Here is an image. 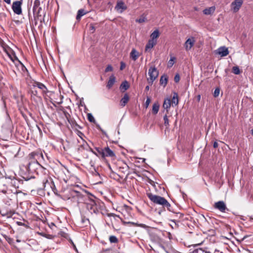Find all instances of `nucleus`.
Listing matches in <instances>:
<instances>
[{
  "mask_svg": "<svg viewBox=\"0 0 253 253\" xmlns=\"http://www.w3.org/2000/svg\"><path fill=\"white\" fill-rule=\"evenodd\" d=\"M73 199V202H76L78 204L84 203L86 205L87 209L91 213L97 214L102 207L103 203L99 200L96 201L90 199L88 195L84 191H71L70 195Z\"/></svg>",
  "mask_w": 253,
  "mask_h": 253,
  "instance_id": "nucleus-1",
  "label": "nucleus"
},
{
  "mask_svg": "<svg viewBox=\"0 0 253 253\" xmlns=\"http://www.w3.org/2000/svg\"><path fill=\"white\" fill-rule=\"evenodd\" d=\"M38 155L35 152H32L28 156V164L24 167L26 171H21V176L26 181L35 178L38 174V169L41 167L36 157Z\"/></svg>",
  "mask_w": 253,
  "mask_h": 253,
  "instance_id": "nucleus-2",
  "label": "nucleus"
},
{
  "mask_svg": "<svg viewBox=\"0 0 253 253\" xmlns=\"http://www.w3.org/2000/svg\"><path fill=\"white\" fill-rule=\"evenodd\" d=\"M146 195L154 204L161 205L164 209H166L170 211H172L170 204L165 198L150 192L146 193Z\"/></svg>",
  "mask_w": 253,
  "mask_h": 253,
  "instance_id": "nucleus-3",
  "label": "nucleus"
},
{
  "mask_svg": "<svg viewBox=\"0 0 253 253\" xmlns=\"http://www.w3.org/2000/svg\"><path fill=\"white\" fill-rule=\"evenodd\" d=\"M159 75L158 71L155 67H151L148 71L149 77L147 78V81L150 84H152L153 82L156 79Z\"/></svg>",
  "mask_w": 253,
  "mask_h": 253,
  "instance_id": "nucleus-4",
  "label": "nucleus"
},
{
  "mask_svg": "<svg viewBox=\"0 0 253 253\" xmlns=\"http://www.w3.org/2000/svg\"><path fill=\"white\" fill-rule=\"evenodd\" d=\"M23 0H16L13 2L12 4V9L15 14L20 15L22 13V5Z\"/></svg>",
  "mask_w": 253,
  "mask_h": 253,
  "instance_id": "nucleus-5",
  "label": "nucleus"
},
{
  "mask_svg": "<svg viewBox=\"0 0 253 253\" xmlns=\"http://www.w3.org/2000/svg\"><path fill=\"white\" fill-rule=\"evenodd\" d=\"M54 193L58 196L59 198L64 200H71V201L73 202V199L70 196V194L71 193V191H77V190L74 189H69L66 191V192L63 195H61L57 192V190L56 189L53 190Z\"/></svg>",
  "mask_w": 253,
  "mask_h": 253,
  "instance_id": "nucleus-6",
  "label": "nucleus"
},
{
  "mask_svg": "<svg viewBox=\"0 0 253 253\" xmlns=\"http://www.w3.org/2000/svg\"><path fill=\"white\" fill-rule=\"evenodd\" d=\"M214 208L222 212H226L229 210L227 208L225 203L222 201H219L214 203Z\"/></svg>",
  "mask_w": 253,
  "mask_h": 253,
  "instance_id": "nucleus-7",
  "label": "nucleus"
},
{
  "mask_svg": "<svg viewBox=\"0 0 253 253\" xmlns=\"http://www.w3.org/2000/svg\"><path fill=\"white\" fill-rule=\"evenodd\" d=\"M40 1L39 0H35L34 2V6L33 7V14L38 17L41 16L40 14V11L42 10V7L40 6Z\"/></svg>",
  "mask_w": 253,
  "mask_h": 253,
  "instance_id": "nucleus-8",
  "label": "nucleus"
},
{
  "mask_svg": "<svg viewBox=\"0 0 253 253\" xmlns=\"http://www.w3.org/2000/svg\"><path fill=\"white\" fill-rule=\"evenodd\" d=\"M106 157H116L115 153L112 150H111L108 146H106L103 148L102 159H105Z\"/></svg>",
  "mask_w": 253,
  "mask_h": 253,
  "instance_id": "nucleus-9",
  "label": "nucleus"
},
{
  "mask_svg": "<svg viewBox=\"0 0 253 253\" xmlns=\"http://www.w3.org/2000/svg\"><path fill=\"white\" fill-rule=\"evenodd\" d=\"M215 54L220 55L221 57L227 56L229 54L228 48L225 46H221L219 47L215 51Z\"/></svg>",
  "mask_w": 253,
  "mask_h": 253,
  "instance_id": "nucleus-10",
  "label": "nucleus"
},
{
  "mask_svg": "<svg viewBox=\"0 0 253 253\" xmlns=\"http://www.w3.org/2000/svg\"><path fill=\"white\" fill-rule=\"evenodd\" d=\"M195 42V41L193 37L188 39L184 43V47L186 50L188 51L191 49L194 45Z\"/></svg>",
  "mask_w": 253,
  "mask_h": 253,
  "instance_id": "nucleus-11",
  "label": "nucleus"
},
{
  "mask_svg": "<svg viewBox=\"0 0 253 253\" xmlns=\"http://www.w3.org/2000/svg\"><path fill=\"white\" fill-rule=\"evenodd\" d=\"M243 2V0H235L232 2L231 5L233 6L232 9L234 12H236L239 11Z\"/></svg>",
  "mask_w": 253,
  "mask_h": 253,
  "instance_id": "nucleus-12",
  "label": "nucleus"
},
{
  "mask_svg": "<svg viewBox=\"0 0 253 253\" xmlns=\"http://www.w3.org/2000/svg\"><path fill=\"white\" fill-rule=\"evenodd\" d=\"M151 240L157 244H161L162 242V239L159 236V235L155 232H151L150 234Z\"/></svg>",
  "mask_w": 253,
  "mask_h": 253,
  "instance_id": "nucleus-13",
  "label": "nucleus"
},
{
  "mask_svg": "<svg viewBox=\"0 0 253 253\" xmlns=\"http://www.w3.org/2000/svg\"><path fill=\"white\" fill-rule=\"evenodd\" d=\"M34 87H38L39 89L42 91V93L44 95L48 92V89L46 86L42 83L35 82L33 84Z\"/></svg>",
  "mask_w": 253,
  "mask_h": 253,
  "instance_id": "nucleus-14",
  "label": "nucleus"
},
{
  "mask_svg": "<svg viewBox=\"0 0 253 253\" xmlns=\"http://www.w3.org/2000/svg\"><path fill=\"white\" fill-rule=\"evenodd\" d=\"M157 44V40H149L145 46V51H148Z\"/></svg>",
  "mask_w": 253,
  "mask_h": 253,
  "instance_id": "nucleus-15",
  "label": "nucleus"
},
{
  "mask_svg": "<svg viewBox=\"0 0 253 253\" xmlns=\"http://www.w3.org/2000/svg\"><path fill=\"white\" fill-rule=\"evenodd\" d=\"M139 57V52L134 48H133L130 53V57L133 60L136 61Z\"/></svg>",
  "mask_w": 253,
  "mask_h": 253,
  "instance_id": "nucleus-16",
  "label": "nucleus"
},
{
  "mask_svg": "<svg viewBox=\"0 0 253 253\" xmlns=\"http://www.w3.org/2000/svg\"><path fill=\"white\" fill-rule=\"evenodd\" d=\"M10 183L15 188H19L21 185L20 181L15 178L11 179Z\"/></svg>",
  "mask_w": 253,
  "mask_h": 253,
  "instance_id": "nucleus-17",
  "label": "nucleus"
},
{
  "mask_svg": "<svg viewBox=\"0 0 253 253\" xmlns=\"http://www.w3.org/2000/svg\"><path fill=\"white\" fill-rule=\"evenodd\" d=\"M129 97L127 93H125L124 97L121 99L120 101V105L122 107H124L126 104L128 102Z\"/></svg>",
  "mask_w": 253,
  "mask_h": 253,
  "instance_id": "nucleus-18",
  "label": "nucleus"
},
{
  "mask_svg": "<svg viewBox=\"0 0 253 253\" xmlns=\"http://www.w3.org/2000/svg\"><path fill=\"white\" fill-rule=\"evenodd\" d=\"M171 105V100L170 99L167 98L165 99L163 107L165 109H166L167 112L168 113L169 111V109Z\"/></svg>",
  "mask_w": 253,
  "mask_h": 253,
  "instance_id": "nucleus-19",
  "label": "nucleus"
},
{
  "mask_svg": "<svg viewBox=\"0 0 253 253\" xmlns=\"http://www.w3.org/2000/svg\"><path fill=\"white\" fill-rule=\"evenodd\" d=\"M87 12L84 9H80L78 11L77 15L76 16V19L78 21L81 20V17L86 14Z\"/></svg>",
  "mask_w": 253,
  "mask_h": 253,
  "instance_id": "nucleus-20",
  "label": "nucleus"
},
{
  "mask_svg": "<svg viewBox=\"0 0 253 253\" xmlns=\"http://www.w3.org/2000/svg\"><path fill=\"white\" fill-rule=\"evenodd\" d=\"M215 8L214 6H211L208 8H206L203 10V13L205 15H211L215 11Z\"/></svg>",
  "mask_w": 253,
  "mask_h": 253,
  "instance_id": "nucleus-21",
  "label": "nucleus"
},
{
  "mask_svg": "<svg viewBox=\"0 0 253 253\" xmlns=\"http://www.w3.org/2000/svg\"><path fill=\"white\" fill-rule=\"evenodd\" d=\"M81 148H83L84 149L88 150L91 152L93 154L95 155L96 151H94L91 147H90L86 142H84L83 144L80 145Z\"/></svg>",
  "mask_w": 253,
  "mask_h": 253,
  "instance_id": "nucleus-22",
  "label": "nucleus"
},
{
  "mask_svg": "<svg viewBox=\"0 0 253 253\" xmlns=\"http://www.w3.org/2000/svg\"><path fill=\"white\" fill-rule=\"evenodd\" d=\"M115 82V77L113 75L110 76L107 84V87H108V88L110 89L111 87H112L113 84H114Z\"/></svg>",
  "mask_w": 253,
  "mask_h": 253,
  "instance_id": "nucleus-23",
  "label": "nucleus"
},
{
  "mask_svg": "<svg viewBox=\"0 0 253 253\" xmlns=\"http://www.w3.org/2000/svg\"><path fill=\"white\" fill-rule=\"evenodd\" d=\"M160 105L158 102H155L153 105L152 113L156 115L158 113L159 110Z\"/></svg>",
  "mask_w": 253,
  "mask_h": 253,
  "instance_id": "nucleus-24",
  "label": "nucleus"
},
{
  "mask_svg": "<svg viewBox=\"0 0 253 253\" xmlns=\"http://www.w3.org/2000/svg\"><path fill=\"white\" fill-rule=\"evenodd\" d=\"M160 32L158 29L155 30L150 35L151 39L153 40H157L156 39L159 37Z\"/></svg>",
  "mask_w": 253,
  "mask_h": 253,
  "instance_id": "nucleus-25",
  "label": "nucleus"
},
{
  "mask_svg": "<svg viewBox=\"0 0 253 253\" xmlns=\"http://www.w3.org/2000/svg\"><path fill=\"white\" fill-rule=\"evenodd\" d=\"M168 82V78L166 75L162 76L160 80V84L165 86Z\"/></svg>",
  "mask_w": 253,
  "mask_h": 253,
  "instance_id": "nucleus-26",
  "label": "nucleus"
},
{
  "mask_svg": "<svg viewBox=\"0 0 253 253\" xmlns=\"http://www.w3.org/2000/svg\"><path fill=\"white\" fill-rule=\"evenodd\" d=\"M89 221L88 218L85 216H81V225L82 226H86L89 223Z\"/></svg>",
  "mask_w": 253,
  "mask_h": 253,
  "instance_id": "nucleus-27",
  "label": "nucleus"
},
{
  "mask_svg": "<svg viewBox=\"0 0 253 253\" xmlns=\"http://www.w3.org/2000/svg\"><path fill=\"white\" fill-rule=\"evenodd\" d=\"M171 102L172 104H174L175 106H176L178 103V94L177 93L174 92L173 93V97L171 100Z\"/></svg>",
  "mask_w": 253,
  "mask_h": 253,
  "instance_id": "nucleus-28",
  "label": "nucleus"
},
{
  "mask_svg": "<svg viewBox=\"0 0 253 253\" xmlns=\"http://www.w3.org/2000/svg\"><path fill=\"white\" fill-rule=\"evenodd\" d=\"M129 87V85L128 84V82L126 81H124L122 83L120 86V88L121 89H124V91L127 90Z\"/></svg>",
  "mask_w": 253,
  "mask_h": 253,
  "instance_id": "nucleus-29",
  "label": "nucleus"
},
{
  "mask_svg": "<svg viewBox=\"0 0 253 253\" xmlns=\"http://www.w3.org/2000/svg\"><path fill=\"white\" fill-rule=\"evenodd\" d=\"M116 7L123 10H126V7L124 5V3L122 1L117 2Z\"/></svg>",
  "mask_w": 253,
  "mask_h": 253,
  "instance_id": "nucleus-30",
  "label": "nucleus"
},
{
  "mask_svg": "<svg viewBox=\"0 0 253 253\" xmlns=\"http://www.w3.org/2000/svg\"><path fill=\"white\" fill-rule=\"evenodd\" d=\"M68 122L70 124L71 126H77L78 127L81 128V127L77 124L75 120L73 118L68 120Z\"/></svg>",
  "mask_w": 253,
  "mask_h": 253,
  "instance_id": "nucleus-31",
  "label": "nucleus"
},
{
  "mask_svg": "<svg viewBox=\"0 0 253 253\" xmlns=\"http://www.w3.org/2000/svg\"><path fill=\"white\" fill-rule=\"evenodd\" d=\"M232 72L235 75H239L241 71L238 66H234L232 68Z\"/></svg>",
  "mask_w": 253,
  "mask_h": 253,
  "instance_id": "nucleus-32",
  "label": "nucleus"
},
{
  "mask_svg": "<svg viewBox=\"0 0 253 253\" xmlns=\"http://www.w3.org/2000/svg\"><path fill=\"white\" fill-rule=\"evenodd\" d=\"M109 241L111 243H117L119 240L115 236L112 235L109 237Z\"/></svg>",
  "mask_w": 253,
  "mask_h": 253,
  "instance_id": "nucleus-33",
  "label": "nucleus"
},
{
  "mask_svg": "<svg viewBox=\"0 0 253 253\" xmlns=\"http://www.w3.org/2000/svg\"><path fill=\"white\" fill-rule=\"evenodd\" d=\"M15 59L17 61L18 63V65H20L21 67V69L23 71H24L25 70H27L26 68L24 66V65L19 61V60L18 59V58L16 56H15Z\"/></svg>",
  "mask_w": 253,
  "mask_h": 253,
  "instance_id": "nucleus-34",
  "label": "nucleus"
},
{
  "mask_svg": "<svg viewBox=\"0 0 253 253\" xmlns=\"http://www.w3.org/2000/svg\"><path fill=\"white\" fill-rule=\"evenodd\" d=\"M103 153V148H101L97 152H96L95 155L98 157H101L102 158Z\"/></svg>",
  "mask_w": 253,
  "mask_h": 253,
  "instance_id": "nucleus-35",
  "label": "nucleus"
},
{
  "mask_svg": "<svg viewBox=\"0 0 253 253\" xmlns=\"http://www.w3.org/2000/svg\"><path fill=\"white\" fill-rule=\"evenodd\" d=\"M164 125L165 126L168 127L169 126V121L167 116V113L164 116Z\"/></svg>",
  "mask_w": 253,
  "mask_h": 253,
  "instance_id": "nucleus-36",
  "label": "nucleus"
},
{
  "mask_svg": "<svg viewBox=\"0 0 253 253\" xmlns=\"http://www.w3.org/2000/svg\"><path fill=\"white\" fill-rule=\"evenodd\" d=\"M87 117L88 120L90 122L93 123L95 122V120L91 114H90V113L87 114Z\"/></svg>",
  "mask_w": 253,
  "mask_h": 253,
  "instance_id": "nucleus-37",
  "label": "nucleus"
},
{
  "mask_svg": "<svg viewBox=\"0 0 253 253\" xmlns=\"http://www.w3.org/2000/svg\"><path fill=\"white\" fill-rule=\"evenodd\" d=\"M31 97L33 98L34 96H36L37 97H39V98L41 99V97L38 95V92L37 90H32L31 91Z\"/></svg>",
  "mask_w": 253,
  "mask_h": 253,
  "instance_id": "nucleus-38",
  "label": "nucleus"
},
{
  "mask_svg": "<svg viewBox=\"0 0 253 253\" xmlns=\"http://www.w3.org/2000/svg\"><path fill=\"white\" fill-rule=\"evenodd\" d=\"M146 20V18L145 17L141 16L140 18L136 19L135 21L139 23H141L144 22Z\"/></svg>",
  "mask_w": 253,
  "mask_h": 253,
  "instance_id": "nucleus-39",
  "label": "nucleus"
},
{
  "mask_svg": "<svg viewBox=\"0 0 253 253\" xmlns=\"http://www.w3.org/2000/svg\"><path fill=\"white\" fill-rule=\"evenodd\" d=\"M219 92H220V89L219 88H216L213 92L214 97H217L219 94Z\"/></svg>",
  "mask_w": 253,
  "mask_h": 253,
  "instance_id": "nucleus-40",
  "label": "nucleus"
},
{
  "mask_svg": "<svg viewBox=\"0 0 253 253\" xmlns=\"http://www.w3.org/2000/svg\"><path fill=\"white\" fill-rule=\"evenodd\" d=\"M112 71H113V67L111 65H108L105 70V72L106 73L108 72H111Z\"/></svg>",
  "mask_w": 253,
  "mask_h": 253,
  "instance_id": "nucleus-41",
  "label": "nucleus"
},
{
  "mask_svg": "<svg viewBox=\"0 0 253 253\" xmlns=\"http://www.w3.org/2000/svg\"><path fill=\"white\" fill-rule=\"evenodd\" d=\"M95 30V27L94 26V24L91 23L89 25V31H91L92 33H93Z\"/></svg>",
  "mask_w": 253,
  "mask_h": 253,
  "instance_id": "nucleus-42",
  "label": "nucleus"
},
{
  "mask_svg": "<svg viewBox=\"0 0 253 253\" xmlns=\"http://www.w3.org/2000/svg\"><path fill=\"white\" fill-rule=\"evenodd\" d=\"M175 59V58L174 57H171L170 58V59L169 60V63H168V66L169 67H171L173 64H174V62H173V60Z\"/></svg>",
  "mask_w": 253,
  "mask_h": 253,
  "instance_id": "nucleus-43",
  "label": "nucleus"
},
{
  "mask_svg": "<svg viewBox=\"0 0 253 253\" xmlns=\"http://www.w3.org/2000/svg\"><path fill=\"white\" fill-rule=\"evenodd\" d=\"M180 76L179 75L177 74L176 75H175V76H174V81L175 83H178L180 81Z\"/></svg>",
  "mask_w": 253,
  "mask_h": 253,
  "instance_id": "nucleus-44",
  "label": "nucleus"
},
{
  "mask_svg": "<svg viewBox=\"0 0 253 253\" xmlns=\"http://www.w3.org/2000/svg\"><path fill=\"white\" fill-rule=\"evenodd\" d=\"M64 115L65 116L66 118L68 121L69 120L71 119L72 118L71 117L70 115L67 112H64Z\"/></svg>",
  "mask_w": 253,
  "mask_h": 253,
  "instance_id": "nucleus-45",
  "label": "nucleus"
},
{
  "mask_svg": "<svg viewBox=\"0 0 253 253\" xmlns=\"http://www.w3.org/2000/svg\"><path fill=\"white\" fill-rule=\"evenodd\" d=\"M150 99L149 97H147V98L146 100L145 103L146 108H147L148 107V106L150 104Z\"/></svg>",
  "mask_w": 253,
  "mask_h": 253,
  "instance_id": "nucleus-46",
  "label": "nucleus"
},
{
  "mask_svg": "<svg viewBox=\"0 0 253 253\" xmlns=\"http://www.w3.org/2000/svg\"><path fill=\"white\" fill-rule=\"evenodd\" d=\"M126 67V64L123 62H121L120 70H123Z\"/></svg>",
  "mask_w": 253,
  "mask_h": 253,
  "instance_id": "nucleus-47",
  "label": "nucleus"
},
{
  "mask_svg": "<svg viewBox=\"0 0 253 253\" xmlns=\"http://www.w3.org/2000/svg\"><path fill=\"white\" fill-rule=\"evenodd\" d=\"M3 237L5 239V240L8 241L9 243L12 241V239L10 238L7 236L5 235H2Z\"/></svg>",
  "mask_w": 253,
  "mask_h": 253,
  "instance_id": "nucleus-48",
  "label": "nucleus"
},
{
  "mask_svg": "<svg viewBox=\"0 0 253 253\" xmlns=\"http://www.w3.org/2000/svg\"><path fill=\"white\" fill-rule=\"evenodd\" d=\"M176 216H178L179 218H182L184 216V214L180 212H177L176 213Z\"/></svg>",
  "mask_w": 253,
  "mask_h": 253,
  "instance_id": "nucleus-49",
  "label": "nucleus"
},
{
  "mask_svg": "<svg viewBox=\"0 0 253 253\" xmlns=\"http://www.w3.org/2000/svg\"><path fill=\"white\" fill-rule=\"evenodd\" d=\"M218 143L216 142V141H215L214 143H213V146L214 148H216L218 147Z\"/></svg>",
  "mask_w": 253,
  "mask_h": 253,
  "instance_id": "nucleus-50",
  "label": "nucleus"
},
{
  "mask_svg": "<svg viewBox=\"0 0 253 253\" xmlns=\"http://www.w3.org/2000/svg\"><path fill=\"white\" fill-rule=\"evenodd\" d=\"M108 216H109V217H111V216H116L117 215L114 214V213H108Z\"/></svg>",
  "mask_w": 253,
  "mask_h": 253,
  "instance_id": "nucleus-51",
  "label": "nucleus"
},
{
  "mask_svg": "<svg viewBox=\"0 0 253 253\" xmlns=\"http://www.w3.org/2000/svg\"><path fill=\"white\" fill-rule=\"evenodd\" d=\"M17 224L19 226H25V223L21 222H17Z\"/></svg>",
  "mask_w": 253,
  "mask_h": 253,
  "instance_id": "nucleus-52",
  "label": "nucleus"
},
{
  "mask_svg": "<svg viewBox=\"0 0 253 253\" xmlns=\"http://www.w3.org/2000/svg\"><path fill=\"white\" fill-rule=\"evenodd\" d=\"M3 1L8 4H10L11 3V0H3Z\"/></svg>",
  "mask_w": 253,
  "mask_h": 253,
  "instance_id": "nucleus-53",
  "label": "nucleus"
},
{
  "mask_svg": "<svg viewBox=\"0 0 253 253\" xmlns=\"http://www.w3.org/2000/svg\"><path fill=\"white\" fill-rule=\"evenodd\" d=\"M160 246L167 253H169V252L166 250L165 247L164 246L161 245Z\"/></svg>",
  "mask_w": 253,
  "mask_h": 253,
  "instance_id": "nucleus-54",
  "label": "nucleus"
},
{
  "mask_svg": "<svg viewBox=\"0 0 253 253\" xmlns=\"http://www.w3.org/2000/svg\"><path fill=\"white\" fill-rule=\"evenodd\" d=\"M101 148V147H95L94 149L96 150V152H97Z\"/></svg>",
  "mask_w": 253,
  "mask_h": 253,
  "instance_id": "nucleus-55",
  "label": "nucleus"
},
{
  "mask_svg": "<svg viewBox=\"0 0 253 253\" xmlns=\"http://www.w3.org/2000/svg\"><path fill=\"white\" fill-rule=\"evenodd\" d=\"M128 224H131L132 225H137L136 223H134V222H128Z\"/></svg>",
  "mask_w": 253,
  "mask_h": 253,
  "instance_id": "nucleus-56",
  "label": "nucleus"
},
{
  "mask_svg": "<svg viewBox=\"0 0 253 253\" xmlns=\"http://www.w3.org/2000/svg\"><path fill=\"white\" fill-rule=\"evenodd\" d=\"M145 90L146 91H148L149 90V86L148 85H147L146 87H145Z\"/></svg>",
  "mask_w": 253,
  "mask_h": 253,
  "instance_id": "nucleus-57",
  "label": "nucleus"
},
{
  "mask_svg": "<svg viewBox=\"0 0 253 253\" xmlns=\"http://www.w3.org/2000/svg\"><path fill=\"white\" fill-rule=\"evenodd\" d=\"M99 129L100 130L102 131V132L104 134H106V132L103 130L100 127H99Z\"/></svg>",
  "mask_w": 253,
  "mask_h": 253,
  "instance_id": "nucleus-58",
  "label": "nucleus"
},
{
  "mask_svg": "<svg viewBox=\"0 0 253 253\" xmlns=\"http://www.w3.org/2000/svg\"><path fill=\"white\" fill-rule=\"evenodd\" d=\"M214 233H215V231H214V230H212L211 231V233L213 234H214Z\"/></svg>",
  "mask_w": 253,
  "mask_h": 253,
  "instance_id": "nucleus-59",
  "label": "nucleus"
},
{
  "mask_svg": "<svg viewBox=\"0 0 253 253\" xmlns=\"http://www.w3.org/2000/svg\"><path fill=\"white\" fill-rule=\"evenodd\" d=\"M200 98H201L200 95H198V99L199 100H200Z\"/></svg>",
  "mask_w": 253,
  "mask_h": 253,
  "instance_id": "nucleus-60",
  "label": "nucleus"
},
{
  "mask_svg": "<svg viewBox=\"0 0 253 253\" xmlns=\"http://www.w3.org/2000/svg\"><path fill=\"white\" fill-rule=\"evenodd\" d=\"M251 133L253 135V128L251 130Z\"/></svg>",
  "mask_w": 253,
  "mask_h": 253,
  "instance_id": "nucleus-61",
  "label": "nucleus"
},
{
  "mask_svg": "<svg viewBox=\"0 0 253 253\" xmlns=\"http://www.w3.org/2000/svg\"><path fill=\"white\" fill-rule=\"evenodd\" d=\"M205 253H211L209 251H206V252H205Z\"/></svg>",
  "mask_w": 253,
  "mask_h": 253,
  "instance_id": "nucleus-62",
  "label": "nucleus"
},
{
  "mask_svg": "<svg viewBox=\"0 0 253 253\" xmlns=\"http://www.w3.org/2000/svg\"><path fill=\"white\" fill-rule=\"evenodd\" d=\"M194 9H195V10H198V8L197 7H196L194 8Z\"/></svg>",
  "mask_w": 253,
  "mask_h": 253,
  "instance_id": "nucleus-63",
  "label": "nucleus"
},
{
  "mask_svg": "<svg viewBox=\"0 0 253 253\" xmlns=\"http://www.w3.org/2000/svg\"><path fill=\"white\" fill-rule=\"evenodd\" d=\"M11 59L12 60V61L13 62H14V59H13L12 58H11Z\"/></svg>",
  "mask_w": 253,
  "mask_h": 253,
  "instance_id": "nucleus-64",
  "label": "nucleus"
}]
</instances>
